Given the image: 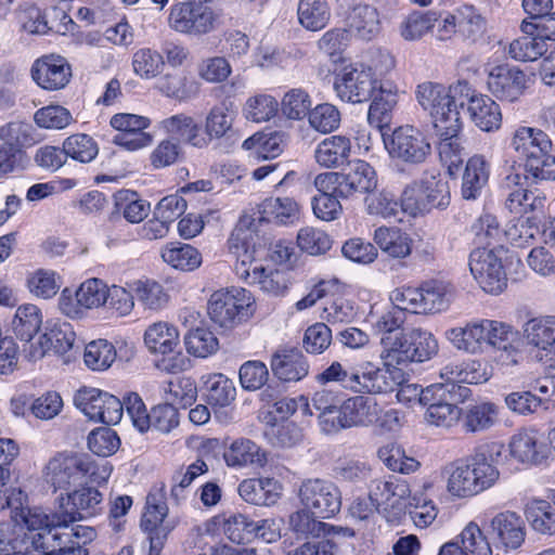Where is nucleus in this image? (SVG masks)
Masks as SVG:
<instances>
[{"mask_svg":"<svg viewBox=\"0 0 555 555\" xmlns=\"http://www.w3.org/2000/svg\"><path fill=\"white\" fill-rule=\"evenodd\" d=\"M467 81L459 80L447 87L431 81L420 83L415 91L417 103L429 114L436 131L454 133L461 131L462 120L456 102L463 106L467 95Z\"/></svg>","mask_w":555,"mask_h":555,"instance_id":"obj_1","label":"nucleus"},{"mask_svg":"<svg viewBox=\"0 0 555 555\" xmlns=\"http://www.w3.org/2000/svg\"><path fill=\"white\" fill-rule=\"evenodd\" d=\"M43 511L38 507H15L11 517L0 521V555H36L43 527Z\"/></svg>","mask_w":555,"mask_h":555,"instance_id":"obj_2","label":"nucleus"},{"mask_svg":"<svg viewBox=\"0 0 555 555\" xmlns=\"http://www.w3.org/2000/svg\"><path fill=\"white\" fill-rule=\"evenodd\" d=\"M111 473L107 464L99 466L86 454L59 453L44 466L43 478L54 490H66L85 480L101 483Z\"/></svg>","mask_w":555,"mask_h":555,"instance_id":"obj_3","label":"nucleus"},{"mask_svg":"<svg viewBox=\"0 0 555 555\" xmlns=\"http://www.w3.org/2000/svg\"><path fill=\"white\" fill-rule=\"evenodd\" d=\"M260 218L245 214L241 216L233 229L228 246L230 253L235 257L234 272L245 283L253 285L257 275L263 272V263L256 259L251 242L258 230Z\"/></svg>","mask_w":555,"mask_h":555,"instance_id":"obj_4","label":"nucleus"},{"mask_svg":"<svg viewBox=\"0 0 555 555\" xmlns=\"http://www.w3.org/2000/svg\"><path fill=\"white\" fill-rule=\"evenodd\" d=\"M254 299L245 288L219 289L208 300L211 321L224 328H232L253 314Z\"/></svg>","mask_w":555,"mask_h":555,"instance_id":"obj_5","label":"nucleus"},{"mask_svg":"<svg viewBox=\"0 0 555 555\" xmlns=\"http://www.w3.org/2000/svg\"><path fill=\"white\" fill-rule=\"evenodd\" d=\"M218 23L219 15L216 11L196 1L175 3L168 16V25L172 30L197 38L214 31Z\"/></svg>","mask_w":555,"mask_h":555,"instance_id":"obj_6","label":"nucleus"},{"mask_svg":"<svg viewBox=\"0 0 555 555\" xmlns=\"http://www.w3.org/2000/svg\"><path fill=\"white\" fill-rule=\"evenodd\" d=\"M164 486L153 487L146 496L141 527L150 533V555H159L169 533L177 527V518H168Z\"/></svg>","mask_w":555,"mask_h":555,"instance_id":"obj_7","label":"nucleus"},{"mask_svg":"<svg viewBox=\"0 0 555 555\" xmlns=\"http://www.w3.org/2000/svg\"><path fill=\"white\" fill-rule=\"evenodd\" d=\"M377 76L372 66L354 62L344 66L334 80L336 95L346 103L367 102L374 94Z\"/></svg>","mask_w":555,"mask_h":555,"instance_id":"obj_8","label":"nucleus"},{"mask_svg":"<svg viewBox=\"0 0 555 555\" xmlns=\"http://www.w3.org/2000/svg\"><path fill=\"white\" fill-rule=\"evenodd\" d=\"M298 498L301 505L318 518H331L341 508V492L327 479L304 480L298 489Z\"/></svg>","mask_w":555,"mask_h":555,"instance_id":"obj_9","label":"nucleus"},{"mask_svg":"<svg viewBox=\"0 0 555 555\" xmlns=\"http://www.w3.org/2000/svg\"><path fill=\"white\" fill-rule=\"evenodd\" d=\"M503 254V246L476 248L470 253V272L486 293L498 295L507 286V278L502 262Z\"/></svg>","mask_w":555,"mask_h":555,"instance_id":"obj_10","label":"nucleus"},{"mask_svg":"<svg viewBox=\"0 0 555 555\" xmlns=\"http://www.w3.org/2000/svg\"><path fill=\"white\" fill-rule=\"evenodd\" d=\"M305 413L315 415L320 430L325 435H336L350 429L345 410V401L331 390L315 391L308 402L305 398Z\"/></svg>","mask_w":555,"mask_h":555,"instance_id":"obj_11","label":"nucleus"},{"mask_svg":"<svg viewBox=\"0 0 555 555\" xmlns=\"http://www.w3.org/2000/svg\"><path fill=\"white\" fill-rule=\"evenodd\" d=\"M43 528L38 532L42 535L40 545L36 546V555H87L83 547L76 546L72 537L69 525L74 521L63 522V514L56 512L48 515L43 512Z\"/></svg>","mask_w":555,"mask_h":555,"instance_id":"obj_12","label":"nucleus"},{"mask_svg":"<svg viewBox=\"0 0 555 555\" xmlns=\"http://www.w3.org/2000/svg\"><path fill=\"white\" fill-rule=\"evenodd\" d=\"M392 158L406 164H423L431 155L428 135L414 126H401L391 134L388 145Z\"/></svg>","mask_w":555,"mask_h":555,"instance_id":"obj_13","label":"nucleus"},{"mask_svg":"<svg viewBox=\"0 0 555 555\" xmlns=\"http://www.w3.org/2000/svg\"><path fill=\"white\" fill-rule=\"evenodd\" d=\"M474 241L478 248L500 247L503 237L506 236L513 244L521 245L528 238H532L533 234L529 233L530 227L527 221H519L507 231H503L495 216L491 214H482L473 224Z\"/></svg>","mask_w":555,"mask_h":555,"instance_id":"obj_14","label":"nucleus"},{"mask_svg":"<svg viewBox=\"0 0 555 555\" xmlns=\"http://www.w3.org/2000/svg\"><path fill=\"white\" fill-rule=\"evenodd\" d=\"M451 397L448 385H430L425 388L422 404L428 405L425 420L429 425L449 429L459 423L462 410L449 401Z\"/></svg>","mask_w":555,"mask_h":555,"instance_id":"obj_15","label":"nucleus"},{"mask_svg":"<svg viewBox=\"0 0 555 555\" xmlns=\"http://www.w3.org/2000/svg\"><path fill=\"white\" fill-rule=\"evenodd\" d=\"M504 446L501 442H488L479 446L475 452L467 456L466 464L473 475L480 493L492 488L500 479L496 464L503 454Z\"/></svg>","mask_w":555,"mask_h":555,"instance_id":"obj_16","label":"nucleus"},{"mask_svg":"<svg viewBox=\"0 0 555 555\" xmlns=\"http://www.w3.org/2000/svg\"><path fill=\"white\" fill-rule=\"evenodd\" d=\"M410 494L411 489L408 481L396 477L374 480L370 488V498L377 504L378 513H382L387 519L403 512L404 501Z\"/></svg>","mask_w":555,"mask_h":555,"instance_id":"obj_17","label":"nucleus"},{"mask_svg":"<svg viewBox=\"0 0 555 555\" xmlns=\"http://www.w3.org/2000/svg\"><path fill=\"white\" fill-rule=\"evenodd\" d=\"M529 78L518 67L499 65L493 67L487 79L489 91L500 101L515 102L528 88Z\"/></svg>","mask_w":555,"mask_h":555,"instance_id":"obj_18","label":"nucleus"},{"mask_svg":"<svg viewBox=\"0 0 555 555\" xmlns=\"http://www.w3.org/2000/svg\"><path fill=\"white\" fill-rule=\"evenodd\" d=\"M467 95L463 103H467V112L472 122L481 131L493 132L501 128L502 112L499 104L489 95L482 94L467 82Z\"/></svg>","mask_w":555,"mask_h":555,"instance_id":"obj_19","label":"nucleus"},{"mask_svg":"<svg viewBox=\"0 0 555 555\" xmlns=\"http://www.w3.org/2000/svg\"><path fill=\"white\" fill-rule=\"evenodd\" d=\"M103 495L92 487H83L60 496V513L66 521H78L101 511ZM65 522V520H63Z\"/></svg>","mask_w":555,"mask_h":555,"instance_id":"obj_20","label":"nucleus"},{"mask_svg":"<svg viewBox=\"0 0 555 555\" xmlns=\"http://www.w3.org/2000/svg\"><path fill=\"white\" fill-rule=\"evenodd\" d=\"M31 77L42 89L55 91L69 82L72 68L61 55H44L33 64Z\"/></svg>","mask_w":555,"mask_h":555,"instance_id":"obj_21","label":"nucleus"},{"mask_svg":"<svg viewBox=\"0 0 555 555\" xmlns=\"http://www.w3.org/2000/svg\"><path fill=\"white\" fill-rule=\"evenodd\" d=\"M76 333L73 325L65 321L48 323L47 332L39 337L37 345L31 344L27 357L36 361L43 358L49 350L65 353L74 347Z\"/></svg>","mask_w":555,"mask_h":555,"instance_id":"obj_22","label":"nucleus"},{"mask_svg":"<svg viewBox=\"0 0 555 555\" xmlns=\"http://www.w3.org/2000/svg\"><path fill=\"white\" fill-rule=\"evenodd\" d=\"M399 88L390 80L378 79L367 111L371 126L383 129L390 124L391 115L399 102Z\"/></svg>","mask_w":555,"mask_h":555,"instance_id":"obj_23","label":"nucleus"},{"mask_svg":"<svg viewBox=\"0 0 555 555\" xmlns=\"http://www.w3.org/2000/svg\"><path fill=\"white\" fill-rule=\"evenodd\" d=\"M491 532L506 550L519 548L526 539L522 518L513 511L495 514L490 520Z\"/></svg>","mask_w":555,"mask_h":555,"instance_id":"obj_24","label":"nucleus"},{"mask_svg":"<svg viewBox=\"0 0 555 555\" xmlns=\"http://www.w3.org/2000/svg\"><path fill=\"white\" fill-rule=\"evenodd\" d=\"M377 173L366 162L358 159L353 162L350 170L343 172V186L339 197L349 198L356 194H370L377 189Z\"/></svg>","mask_w":555,"mask_h":555,"instance_id":"obj_25","label":"nucleus"},{"mask_svg":"<svg viewBox=\"0 0 555 555\" xmlns=\"http://www.w3.org/2000/svg\"><path fill=\"white\" fill-rule=\"evenodd\" d=\"M391 384L383 370L371 361H364L351 369L349 390L354 392L384 393Z\"/></svg>","mask_w":555,"mask_h":555,"instance_id":"obj_26","label":"nucleus"},{"mask_svg":"<svg viewBox=\"0 0 555 555\" xmlns=\"http://www.w3.org/2000/svg\"><path fill=\"white\" fill-rule=\"evenodd\" d=\"M501 408L492 401L472 403L462 411V426L465 433H483L499 422Z\"/></svg>","mask_w":555,"mask_h":555,"instance_id":"obj_27","label":"nucleus"},{"mask_svg":"<svg viewBox=\"0 0 555 555\" xmlns=\"http://www.w3.org/2000/svg\"><path fill=\"white\" fill-rule=\"evenodd\" d=\"M531 529L542 535L555 534V490L547 499H532L525 506Z\"/></svg>","mask_w":555,"mask_h":555,"instance_id":"obj_28","label":"nucleus"},{"mask_svg":"<svg viewBox=\"0 0 555 555\" xmlns=\"http://www.w3.org/2000/svg\"><path fill=\"white\" fill-rule=\"evenodd\" d=\"M513 149L528 163L532 158L552 151V141L548 135L537 128L520 127L512 139Z\"/></svg>","mask_w":555,"mask_h":555,"instance_id":"obj_29","label":"nucleus"},{"mask_svg":"<svg viewBox=\"0 0 555 555\" xmlns=\"http://www.w3.org/2000/svg\"><path fill=\"white\" fill-rule=\"evenodd\" d=\"M223 459L229 467H263L268 461L266 452L247 438L232 441L224 451Z\"/></svg>","mask_w":555,"mask_h":555,"instance_id":"obj_30","label":"nucleus"},{"mask_svg":"<svg viewBox=\"0 0 555 555\" xmlns=\"http://www.w3.org/2000/svg\"><path fill=\"white\" fill-rule=\"evenodd\" d=\"M443 473L447 475L446 489L451 496L468 499L480 493L465 460L450 463Z\"/></svg>","mask_w":555,"mask_h":555,"instance_id":"obj_31","label":"nucleus"},{"mask_svg":"<svg viewBox=\"0 0 555 555\" xmlns=\"http://www.w3.org/2000/svg\"><path fill=\"white\" fill-rule=\"evenodd\" d=\"M351 141L346 135H331L315 147V162L324 168H337L349 162Z\"/></svg>","mask_w":555,"mask_h":555,"instance_id":"obj_32","label":"nucleus"},{"mask_svg":"<svg viewBox=\"0 0 555 555\" xmlns=\"http://www.w3.org/2000/svg\"><path fill=\"white\" fill-rule=\"evenodd\" d=\"M525 179L518 173L505 178L504 188L508 191L505 206L511 212L522 214L543 206V198L534 196L524 186Z\"/></svg>","mask_w":555,"mask_h":555,"instance_id":"obj_33","label":"nucleus"},{"mask_svg":"<svg viewBox=\"0 0 555 555\" xmlns=\"http://www.w3.org/2000/svg\"><path fill=\"white\" fill-rule=\"evenodd\" d=\"M446 337L455 349L472 354L478 353L485 344V319L450 328L447 331Z\"/></svg>","mask_w":555,"mask_h":555,"instance_id":"obj_34","label":"nucleus"},{"mask_svg":"<svg viewBox=\"0 0 555 555\" xmlns=\"http://www.w3.org/2000/svg\"><path fill=\"white\" fill-rule=\"evenodd\" d=\"M1 145L16 152L22 158L25 150L33 147L38 143L36 130L26 121L14 120L7 122L0 127Z\"/></svg>","mask_w":555,"mask_h":555,"instance_id":"obj_35","label":"nucleus"},{"mask_svg":"<svg viewBox=\"0 0 555 555\" xmlns=\"http://www.w3.org/2000/svg\"><path fill=\"white\" fill-rule=\"evenodd\" d=\"M271 369L279 379L297 382L308 375L309 364L300 351L292 349L276 352L272 357Z\"/></svg>","mask_w":555,"mask_h":555,"instance_id":"obj_36","label":"nucleus"},{"mask_svg":"<svg viewBox=\"0 0 555 555\" xmlns=\"http://www.w3.org/2000/svg\"><path fill=\"white\" fill-rule=\"evenodd\" d=\"M238 493L247 503L271 505L280 496V485L273 478H250L240 483Z\"/></svg>","mask_w":555,"mask_h":555,"instance_id":"obj_37","label":"nucleus"},{"mask_svg":"<svg viewBox=\"0 0 555 555\" xmlns=\"http://www.w3.org/2000/svg\"><path fill=\"white\" fill-rule=\"evenodd\" d=\"M160 127L167 133L176 135L192 146L203 149L208 146V140L201 134L199 125L186 114H177L160 121Z\"/></svg>","mask_w":555,"mask_h":555,"instance_id":"obj_38","label":"nucleus"},{"mask_svg":"<svg viewBox=\"0 0 555 555\" xmlns=\"http://www.w3.org/2000/svg\"><path fill=\"white\" fill-rule=\"evenodd\" d=\"M179 341L177 327L167 322L153 323L144 333L145 346L152 353L168 356L175 352Z\"/></svg>","mask_w":555,"mask_h":555,"instance_id":"obj_39","label":"nucleus"},{"mask_svg":"<svg viewBox=\"0 0 555 555\" xmlns=\"http://www.w3.org/2000/svg\"><path fill=\"white\" fill-rule=\"evenodd\" d=\"M379 358L385 367H397L412 362L408 331L380 337Z\"/></svg>","mask_w":555,"mask_h":555,"instance_id":"obj_40","label":"nucleus"},{"mask_svg":"<svg viewBox=\"0 0 555 555\" xmlns=\"http://www.w3.org/2000/svg\"><path fill=\"white\" fill-rule=\"evenodd\" d=\"M236 117L233 103L221 101L210 108L205 118V132L208 143L211 140H218L228 135L232 130Z\"/></svg>","mask_w":555,"mask_h":555,"instance_id":"obj_41","label":"nucleus"},{"mask_svg":"<svg viewBox=\"0 0 555 555\" xmlns=\"http://www.w3.org/2000/svg\"><path fill=\"white\" fill-rule=\"evenodd\" d=\"M527 343L547 353L555 354V318H535L524 325Z\"/></svg>","mask_w":555,"mask_h":555,"instance_id":"obj_42","label":"nucleus"},{"mask_svg":"<svg viewBox=\"0 0 555 555\" xmlns=\"http://www.w3.org/2000/svg\"><path fill=\"white\" fill-rule=\"evenodd\" d=\"M511 454L522 463H535L544 456V446L533 429H522L509 442Z\"/></svg>","mask_w":555,"mask_h":555,"instance_id":"obj_43","label":"nucleus"},{"mask_svg":"<svg viewBox=\"0 0 555 555\" xmlns=\"http://www.w3.org/2000/svg\"><path fill=\"white\" fill-rule=\"evenodd\" d=\"M345 401L349 428L367 427L374 424L378 412V402L370 396H353Z\"/></svg>","mask_w":555,"mask_h":555,"instance_id":"obj_44","label":"nucleus"},{"mask_svg":"<svg viewBox=\"0 0 555 555\" xmlns=\"http://www.w3.org/2000/svg\"><path fill=\"white\" fill-rule=\"evenodd\" d=\"M262 214L264 218L278 224L289 225L299 221L301 207L289 196L271 197L263 202Z\"/></svg>","mask_w":555,"mask_h":555,"instance_id":"obj_45","label":"nucleus"},{"mask_svg":"<svg viewBox=\"0 0 555 555\" xmlns=\"http://www.w3.org/2000/svg\"><path fill=\"white\" fill-rule=\"evenodd\" d=\"M382 29L378 11L367 4L353 8L349 16V31L363 40H371Z\"/></svg>","mask_w":555,"mask_h":555,"instance_id":"obj_46","label":"nucleus"},{"mask_svg":"<svg viewBox=\"0 0 555 555\" xmlns=\"http://www.w3.org/2000/svg\"><path fill=\"white\" fill-rule=\"evenodd\" d=\"M297 17L306 30L320 31L331 20V9L326 0H299Z\"/></svg>","mask_w":555,"mask_h":555,"instance_id":"obj_47","label":"nucleus"},{"mask_svg":"<svg viewBox=\"0 0 555 555\" xmlns=\"http://www.w3.org/2000/svg\"><path fill=\"white\" fill-rule=\"evenodd\" d=\"M160 256L170 267L184 272L194 271L202 264L201 253L189 244L170 243L162 248Z\"/></svg>","mask_w":555,"mask_h":555,"instance_id":"obj_48","label":"nucleus"},{"mask_svg":"<svg viewBox=\"0 0 555 555\" xmlns=\"http://www.w3.org/2000/svg\"><path fill=\"white\" fill-rule=\"evenodd\" d=\"M128 287L133 291L139 302L149 310L158 311L169 301V295L156 281L140 279L127 282Z\"/></svg>","mask_w":555,"mask_h":555,"instance_id":"obj_49","label":"nucleus"},{"mask_svg":"<svg viewBox=\"0 0 555 555\" xmlns=\"http://www.w3.org/2000/svg\"><path fill=\"white\" fill-rule=\"evenodd\" d=\"M115 208L130 223L142 222L150 214L151 205L131 190H119L114 194Z\"/></svg>","mask_w":555,"mask_h":555,"instance_id":"obj_50","label":"nucleus"},{"mask_svg":"<svg viewBox=\"0 0 555 555\" xmlns=\"http://www.w3.org/2000/svg\"><path fill=\"white\" fill-rule=\"evenodd\" d=\"M452 287L450 284L429 281L421 285L422 313H435L446 310L452 298Z\"/></svg>","mask_w":555,"mask_h":555,"instance_id":"obj_51","label":"nucleus"},{"mask_svg":"<svg viewBox=\"0 0 555 555\" xmlns=\"http://www.w3.org/2000/svg\"><path fill=\"white\" fill-rule=\"evenodd\" d=\"M41 324L40 309L36 305L25 304L16 309L12 330L20 339L29 341L39 332Z\"/></svg>","mask_w":555,"mask_h":555,"instance_id":"obj_52","label":"nucleus"},{"mask_svg":"<svg viewBox=\"0 0 555 555\" xmlns=\"http://www.w3.org/2000/svg\"><path fill=\"white\" fill-rule=\"evenodd\" d=\"M488 181V166L482 156L475 155L466 164L463 175L462 195L475 199Z\"/></svg>","mask_w":555,"mask_h":555,"instance_id":"obj_53","label":"nucleus"},{"mask_svg":"<svg viewBox=\"0 0 555 555\" xmlns=\"http://www.w3.org/2000/svg\"><path fill=\"white\" fill-rule=\"evenodd\" d=\"M438 20L439 16L435 11L412 12L401 22L400 36L405 41L420 40L434 28Z\"/></svg>","mask_w":555,"mask_h":555,"instance_id":"obj_54","label":"nucleus"},{"mask_svg":"<svg viewBox=\"0 0 555 555\" xmlns=\"http://www.w3.org/2000/svg\"><path fill=\"white\" fill-rule=\"evenodd\" d=\"M460 132L454 131V133L449 134L444 131H437V134L440 137L438 144L439 158L448 167L450 175L454 173L453 170L459 169L466 156L462 140L459 137Z\"/></svg>","mask_w":555,"mask_h":555,"instance_id":"obj_55","label":"nucleus"},{"mask_svg":"<svg viewBox=\"0 0 555 555\" xmlns=\"http://www.w3.org/2000/svg\"><path fill=\"white\" fill-rule=\"evenodd\" d=\"M279 101L267 93L256 94L247 99L243 114L247 120L263 122L272 119L279 112Z\"/></svg>","mask_w":555,"mask_h":555,"instance_id":"obj_56","label":"nucleus"},{"mask_svg":"<svg viewBox=\"0 0 555 555\" xmlns=\"http://www.w3.org/2000/svg\"><path fill=\"white\" fill-rule=\"evenodd\" d=\"M115 347L105 339L93 340L85 348V364L92 371H105L116 360Z\"/></svg>","mask_w":555,"mask_h":555,"instance_id":"obj_57","label":"nucleus"},{"mask_svg":"<svg viewBox=\"0 0 555 555\" xmlns=\"http://www.w3.org/2000/svg\"><path fill=\"white\" fill-rule=\"evenodd\" d=\"M412 362H424L437 354L438 340L429 331L414 327L408 331Z\"/></svg>","mask_w":555,"mask_h":555,"instance_id":"obj_58","label":"nucleus"},{"mask_svg":"<svg viewBox=\"0 0 555 555\" xmlns=\"http://www.w3.org/2000/svg\"><path fill=\"white\" fill-rule=\"evenodd\" d=\"M186 351L197 358H206L215 353L219 343L215 334L205 327H196L184 336Z\"/></svg>","mask_w":555,"mask_h":555,"instance_id":"obj_59","label":"nucleus"},{"mask_svg":"<svg viewBox=\"0 0 555 555\" xmlns=\"http://www.w3.org/2000/svg\"><path fill=\"white\" fill-rule=\"evenodd\" d=\"M57 280L55 271L41 268L27 275L26 286L34 296L49 299L55 296L60 289Z\"/></svg>","mask_w":555,"mask_h":555,"instance_id":"obj_60","label":"nucleus"},{"mask_svg":"<svg viewBox=\"0 0 555 555\" xmlns=\"http://www.w3.org/2000/svg\"><path fill=\"white\" fill-rule=\"evenodd\" d=\"M34 121L41 129L63 130L74 121V118L66 107L50 104L36 111Z\"/></svg>","mask_w":555,"mask_h":555,"instance_id":"obj_61","label":"nucleus"},{"mask_svg":"<svg viewBox=\"0 0 555 555\" xmlns=\"http://www.w3.org/2000/svg\"><path fill=\"white\" fill-rule=\"evenodd\" d=\"M63 150L66 157L79 163H90L99 153L96 142L85 133H76L66 138L63 141Z\"/></svg>","mask_w":555,"mask_h":555,"instance_id":"obj_62","label":"nucleus"},{"mask_svg":"<svg viewBox=\"0 0 555 555\" xmlns=\"http://www.w3.org/2000/svg\"><path fill=\"white\" fill-rule=\"evenodd\" d=\"M264 435L273 446L281 448H291L302 438L296 424L287 421L271 422V417L267 421Z\"/></svg>","mask_w":555,"mask_h":555,"instance_id":"obj_63","label":"nucleus"},{"mask_svg":"<svg viewBox=\"0 0 555 555\" xmlns=\"http://www.w3.org/2000/svg\"><path fill=\"white\" fill-rule=\"evenodd\" d=\"M297 246L304 253L312 256L325 254L332 247L330 235L314 227H304L297 233Z\"/></svg>","mask_w":555,"mask_h":555,"instance_id":"obj_64","label":"nucleus"}]
</instances>
